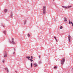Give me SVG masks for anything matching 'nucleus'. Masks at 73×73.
<instances>
[{
    "label": "nucleus",
    "instance_id": "f257e3e1",
    "mask_svg": "<svg viewBox=\"0 0 73 73\" xmlns=\"http://www.w3.org/2000/svg\"><path fill=\"white\" fill-rule=\"evenodd\" d=\"M43 15H45L46 14V7L43 6Z\"/></svg>",
    "mask_w": 73,
    "mask_h": 73
},
{
    "label": "nucleus",
    "instance_id": "f03ea898",
    "mask_svg": "<svg viewBox=\"0 0 73 73\" xmlns=\"http://www.w3.org/2000/svg\"><path fill=\"white\" fill-rule=\"evenodd\" d=\"M3 55L4 56V57H7V52L5 51L3 52Z\"/></svg>",
    "mask_w": 73,
    "mask_h": 73
},
{
    "label": "nucleus",
    "instance_id": "7ed1b4c3",
    "mask_svg": "<svg viewBox=\"0 0 73 73\" xmlns=\"http://www.w3.org/2000/svg\"><path fill=\"white\" fill-rule=\"evenodd\" d=\"M65 61V59L64 58H63L62 60H61V64L63 65L64 64V62Z\"/></svg>",
    "mask_w": 73,
    "mask_h": 73
},
{
    "label": "nucleus",
    "instance_id": "20e7f679",
    "mask_svg": "<svg viewBox=\"0 0 73 73\" xmlns=\"http://www.w3.org/2000/svg\"><path fill=\"white\" fill-rule=\"evenodd\" d=\"M68 41L69 42H70V39H72V37H71V36L70 35H68Z\"/></svg>",
    "mask_w": 73,
    "mask_h": 73
},
{
    "label": "nucleus",
    "instance_id": "39448f33",
    "mask_svg": "<svg viewBox=\"0 0 73 73\" xmlns=\"http://www.w3.org/2000/svg\"><path fill=\"white\" fill-rule=\"evenodd\" d=\"M63 8H65V9H68V8H71L72 7L71 6H69L68 7H66V6H62Z\"/></svg>",
    "mask_w": 73,
    "mask_h": 73
},
{
    "label": "nucleus",
    "instance_id": "423d86ee",
    "mask_svg": "<svg viewBox=\"0 0 73 73\" xmlns=\"http://www.w3.org/2000/svg\"><path fill=\"white\" fill-rule=\"evenodd\" d=\"M5 69L7 71V73H9V69L7 68H5Z\"/></svg>",
    "mask_w": 73,
    "mask_h": 73
},
{
    "label": "nucleus",
    "instance_id": "0eeeda50",
    "mask_svg": "<svg viewBox=\"0 0 73 73\" xmlns=\"http://www.w3.org/2000/svg\"><path fill=\"white\" fill-rule=\"evenodd\" d=\"M12 44H15V41L14 40V38H12Z\"/></svg>",
    "mask_w": 73,
    "mask_h": 73
},
{
    "label": "nucleus",
    "instance_id": "6e6552de",
    "mask_svg": "<svg viewBox=\"0 0 73 73\" xmlns=\"http://www.w3.org/2000/svg\"><path fill=\"white\" fill-rule=\"evenodd\" d=\"M27 58V59H28L29 60H30V58H31V57L30 56H27L26 57Z\"/></svg>",
    "mask_w": 73,
    "mask_h": 73
},
{
    "label": "nucleus",
    "instance_id": "1a4fd4ad",
    "mask_svg": "<svg viewBox=\"0 0 73 73\" xmlns=\"http://www.w3.org/2000/svg\"><path fill=\"white\" fill-rule=\"evenodd\" d=\"M64 19V21H65V22H66V21H67V19H66V17H65Z\"/></svg>",
    "mask_w": 73,
    "mask_h": 73
},
{
    "label": "nucleus",
    "instance_id": "9d476101",
    "mask_svg": "<svg viewBox=\"0 0 73 73\" xmlns=\"http://www.w3.org/2000/svg\"><path fill=\"white\" fill-rule=\"evenodd\" d=\"M34 65L35 66V67H36V66H37V64L35 63Z\"/></svg>",
    "mask_w": 73,
    "mask_h": 73
},
{
    "label": "nucleus",
    "instance_id": "9b49d317",
    "mask_svg": "<svg viewBox=\"0 0 73 73\" xmlns=\"http://www.w3.org/2000/svg\"><path fill=\"white\" fill-rule=\"evenodd\" d=\"M1 26H2V27H5V25H3V23H1Z\"/></svg>",
    "mask_w": 73,
    "mask_h": 73
},
{
    "label": "nucleus",
    "instance_id": "f8f14e48",
    "mask_svg": "<svg viewBox=\"0 0 73 73\" xmlns=\"http://www.w3.org/2000/svg\"><path fill=\"white\" fill-rule=\"evenodd\" d=\"M3 33L5 34V35H6V31H3Z\"/></svg>",
    "mask_w": 73,
    "mask_h": 73
},
{
    "label": "nucleus",
    "instance_id": "ddd939ff",
    "mask_svg": "<svg viewBox=\"0 0 73 73\" xmlns=\"http://www.w3.org/2000/svg\"><path fill=\"white\" fill-rule=\"evenodd\" d=\"M4 11H5V12L6 13V12H7V10L6 9H5L4 10Z\"/></svg>",
    "mask_w": 73,
    "mask_h": 73
},
{
    "label": "nucleus",
    "instance_id": "4468645a",
    "mask_svg": "<svg viewBox=\"0 0 73 73\" xmlns=\"http://www.w3.org/2000/svg\"><path fill=\"white\" fill-rule=\"evenodd\" d=\"M11 17H13V14L12 13H11Z\"/></svg>",
    "mask_w": 73,
    "mask_h": 73
},
{
    "label": "nucleus",
    "instance_id": "2eb2a0df",
    "mask_svg": "<svg viewBox=\"0 0 73 73\" xmlns=\"http://www.w3.org/2000/svg\"><path fill=\"white\" fill-rule=\"evenodd\" d=\"M26 23H27V21H25L24 23V25H25V24H26Z\"/></svg>",
    "mask_w": 73,
    "mask_h": 73
},
{
    "label": "nucleus",
    "instance_id": "dca6fc26",
    "mask_svg": "<svg viewBox=\"0 0 73 73\" xmlns=\"http://www.w3.org/2000/svg\"><path fill=\"white\" fill-rule=\"evenodd\" d=\"M30 60L31 61V62H32V61H33V59H30Z\"/></svg>",
    "mask_w": 73,
    "mask_h": 73
},
{
    "label": "nucleus",
    "instance_id": "f3484780",
    "mask_svg": "<svg viewBox=\"0 0 73 73\" xmlns=\"http://www.w3.org/2000/svg\"><path fill=\"white\" fill-rule=\"evenodd\" d=\"M31 68H32V66H33V63H31Z\"/></svg>",
    "mask_w": 73,
    "mask_h": 73
},
{
    "label": "nucleus",
    "instance_id": "a211bd4d",
    "mask_svg": "<svg viewBox=\"0 0 73 73\" xmlns=\"http://www.w3.org/2000/svg\"><path fill=\"white\" fill-rule=\"evenodd\" d=\"M54 69H57V67L56 66H55L54 67Z\"/></svg>",
    "mask_w": 73,
    "mask_h": 73
},
{
    "label": "nucleus",
    "instance_id": "6ab92c4d",
    "mask_svg": "<svg viewBox=\"0 0 73 73\" xmlns=\"http://www.w3.org/2000/svg\"><path fill=\"white\" fill-rule=\"evenodd\" d=\"M69 24H71V22L70 21V20H69Z\"/></svg>",
    "mask_w": 73,
    "mask_h": 73
},
{
    "label": "nucleus",
    "instance_id": "aec40b11",
    "mask_svg": "<svg viewBox=\"0 0 73 73\" xmlns=\"http://www.w3.org/2000/svg\"><path fill=\"white\" fill-rule=\"evenodd\" d=\"M28 37H29L30 36V35H29V34H28Z\"/></svg>",
    "mask_w": 73,
    "mask_h": 73
},
{
    "label": "nucleus",
    "instance_id": "412c9836",
    "mask_svg": "<svg viewBox=\"0 0 73 73\" xmlns=\"http://www.w3.org/2000/svg\"><path fill=\"white\" fill-rule=\"evenodd\" d=\"M60 29H62V26H61V27H60Z\"/></svg>",
    "mask_w": 73,
    "mask_h": 73
},
{
    "label": "nucleus",
    "instance_id": "4be33fe9",
    "mask_svg": "<svg viewBox=\"0 0 73 73\" xmlns=\"http://www.w3.org/2000/svg\"><path fill=\"white\" fill-rule=\"evenodd\" d=\"M39 64H41V61H39Z\"/></svg>",
    "mask_w": 73,
    "mask_h": 73
},
{
    "label": "nucleus",
    "instance_id": "5701e85b",
    "mask_svg": "<svg viewBox=\"0 0 73 73\" xmlns=\"http://www.w3.org/2000/svg\"><path fill=\"white\" fill-rule=\"evenodd\" d=\"M71 23L72 25V26H73V22H71Z\"/></svg>",
    "mask_w": 73,
    "mask_h": 73
},
{
    "label": "nucleus",
    "instance_id": "b1692460",
    "mask_svg": "<svg viewBox=\"0 0 73 73\" xmlns=\"http://www.w3.org/2000/svg\"><path fill=\"white\" fill-rule=\"evenodd\" d=\"M31 59H33V56H31Z\"/></svg>",
    "mask_w": 73,
    "mask_h": 73
},
{
    "label": "nucleus",
    "instance_id": "393cba45",
    "mask_svg": "<svg viewBox=\"0 0 73 73\" xmlns=\"http://www.w3.org/2000/svg\"><path fill=\"white\" fill-rule=\"evenodd\" d=\"M54 38L56 39V36H54Z\"/></svg>",
    "mask_w": 73,
    "mask_h": 73
},
{
    "label": "nucleus",
    "instance_id": "a878e982",
    "mask_svg": "<svg viewBox=\"0 0 73 73\" xmlns=\"http://www.w3.org/2000/svg\"><path fill=\"white\" fill-rule=\"evenodd\" d=\"M40 57H41V56H40V55L39 56V58H40Z\"/></svg>",
    "mask_w": 73,
    "mask_h": 73
},
{
    "label": "nucleus",
    "instance_id": "bb28decb",
    "mask_svg": "<svg viewBox=\"0 0 73 73\" xmlns=\"http://www.w3.org/2000/svg\"><path fill=\"white\" fill-rule=\"evenodd\" d=\"M4 61H5V60H3V63L4 62Z\"/></svg>",
    "mask_w": 73,
    "mask_h": 73
},
{
    "label": "nucleus",
    "instance_id": "cd10ccee",
    "mask_svg": "<svg viewBox=\"0 0 73 73\" xmlns=\"http://www.w3.org/2000/svg\"><path fill=\"white\" fill-rule=\"evenodd\" d=\"M55 40H56V41H57V39H55Z\"/></svg>",
    "mask_w": 73,
    "mask_h": 73
},
{
    "label": "nucleus",
    "instance_id": "c85d7f7f",
    "mask_svg": "<svg viewBox=\"0 0 73 73\" xmlns=\"http://www.w3.org/2000/svg\"><path fill=\"white\" fill-rule=\"evenodd\" d=\"M15 52H13V54H15Z\"/></svg>",
    "mask_w": 73,
    "mask_h": 73
},
{
    "label": "nucleus",
    "instance_id": "c756f323",
    "mask_svg": "<svg viewBox=\"0 0 73 73\" xmlns=\"http://www.w3.org/2000/svg\"><path fill=\"white\" fill-rule=\"evenodd\" d=\"M15 72H16V73H17V71H15Z\"/></svg>",
    "mask_w": 73,
    "mask_h": 73
},
{
    "label": "nucleus",
    "instance_id": "7c9ffc66",
    "mask_svg": "<svg viewBox=\"0 0 73 73\" xmlns=\"http://www.w3.org/2000/svg\"><path fill=\"white\" fill-rule=\"evenodd\" d=\"M14 50H15V48H14Z\"/></svg>",
    "mask_w": 73,
    "mask_h": 73
},
{
    "label": "nucleus",
    "instance_id": "2f4dec72",
    "mask_svg": "<svg viewBox=\"0 0 73 73\" xmlns=\"http://www.w3.org/2000/svg\"><path fill=\"white\" fill-rule=\"evenodd\" d=\"M54 0H53V1H54Z\"/></svg>",
    "mask_w": 73,
    "mask_h": 73
}]
</instances>
